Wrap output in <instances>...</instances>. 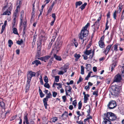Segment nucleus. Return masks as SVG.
<instances>
[{"mask_svg": "<svg viewBox=\"0 0 124 124\" xmlns=\"http://www.w3.org/2000/svg\"><path fill=\"white\" fill-rule=\"evenodd\" d=\"M105 118H107L110 121H113L116 119V117L114 113L111 112H108L107 113Z\"/></svg>", "mask_w": 124, "mask_h": 124, "instance_id": "obj_3", "label": "nucleus"}, {"mask_svg": "<svg viewBox=\"0 0 124 124\" xmlns=\"http://www.w3.org/2000/svg\"><path fill=\"white\" fill-rule=\"evenodd\" d=\"M117 12L116 10H115L113 14V17L115 19H116V13Z\"/></svg>", "mask_w": 124, "mask_h": 124, "instance_id": "obj_49", "label": "nucleus"}, {"mask_svg": "<svg viewBox=\"0 0 124 124\" xmlns=\"http://www.w3.org/2000/svg\"><path fill=\"white\" fill-rule=\"evenodd\" d=\"M55 81L56 82H58L59 81L60 77L59 76H57L55 77Z\"/></svg>", "mask_w": 124, "mask_h": 124, "instance_id": "obj_37", "label": "nucleus"}, {"mask_svg": "<svg viewBox=\"0 0 124 124\" xmlns=\"http://www.w3.org/2000/svg\"><path fill=\"white\" fill-rule=\"evenodd\" d=\"M21 24L23 23V26L24 27V30L25 29L26 27L27 26L26 22L24 21L23 22V21L22 22H21Z\"/></svg>", "mask_w": 124, "mask_h": 124, "instance_id": "obj_32", "label": "nucleus"}, {"mask_svg": "<svg viewBox=\"0 0 124 124\" xmlns=\"http://www.w3.org/2000/svg\"><path fill=\"white\" fill-rule=\"evenodd\" d=\"M44 86L46 88H49L50 87V85L49 84L47 83H45L44 85Z\"/></svg>", "mask_w": 124, "mask_h": 124, "instance_id": "obj_44", "label": "nucleus"}, {"mask_svg": "<svg viewBox=\"0 0 124 124\" xmlns=\"http://www.w3.org/2000/svg\"><path fill=\"white\" fill-rule=\"evenodd\" d=\"M83 80V79L82 78L81 76H80L77 82V84H78L80 82H81Z\"/></svg>", "mask_w": 124, "mask_h": 124, "instance_id": "obj_47", "label": "nucleus"}, {"mask_svg": "<svg viewBox=\"0 0 124 124\" xmlns=\"http://www.w3.org/2000/svg\"><path fill=\"white\" fill-rule=\"evenodd\" d=\"M13 32L15 34L18 35V33L17 29L15 28H14L13 29Z\"/></svg>", "mask_w": 124, "mask_h": 124, "instance_id": "obj_36", "label": "nucleus"}, {"mask_svg": "<svg viewBox=\"0 0 124 124\" xmlns=\"http://www.w3.org/2000/svg\"><path fill=\"white\" fill-rule=\"evenodd\" d=\"M92 72L90 71L88 73V75L85 78V80H88V79L90 77L91 73Z\"/></svg>", "mask_w": 124, "mask_h": 124, "instance_id": "obj_38", "label": "nucleus"}, {"mask_svg": "<svg viewBox=\"0 0 124 124\" xmlns=\"http://www.w3.org/2000/svg\"><path fill=\"white\" fill-rule=\"evenodd\" d=\"M78 109H81V107H82V103H81V101H80L78 103Z\"/></svg>", "mask_w": 124, "mask_h": 124, "instance_id": "obj_50", "label": "nucleus"}, {"mask_svg": "<svg viewBox=\"0 0 124 124\" xmlns=\"http://www.w3.org/2000/svg\"><path fill=\"white\" fill-rule=\"evenodd\" d=\"M104 38V36H102L98 42L99 46L101 48H103L105 47V45L103 41Z\"/></svg>", "mask_w": 124, "mask_h": 124, "instance_id": "obj_9", "label": "nucleus"}, {"mask_svg": "<svg viewBox=\"0 0 124 124\" xmlns=\"http://www.w3.org/2000/svg\"><path fill=\"white\" fill-rule=\"evenodd\" d=\"M116 65V62L115 61L114 62L113 64L111 66V71H112L114 70V68Z\"/></svg>", "mask_w": 124, "mask_h": 124, "instance_id": "obj_22", "label": "nucleus"}, {"mask_svg": "<svg viewBox=\"0 0 124 124\" xmlns=\"http://www.w3.org/2000/svg\"><path fill=\"white\" fill-rule=\"evenodd\" d=\"M59 85V86L57 87V88L58 89H59L60 88H62V84L61 83H55L54 82L53 85V87H54V85Z\"/></svg>", "mask_w": 124, "mask_h": 124, "instance_id": "obj_17", "label": "nucleus"}, {"mask_svg": "<svg viewBox=\"0 0 124 124\" xmlns=\"http://www.w3.org/2000/svg\"><path fill=\"white\" fill-rule=\"evenodd\" d=\"M58 120V119L56 117H54L52 118L51 119V120L53 122H54Z\"/></svg>", "mask_w": 124, "mask_h": 124, "instance_id": "obj_35", "label": "nucleus"}, {"mask_svg": "<svg viewBox=\"0 0 124 124\" xmlns=\"http://www.w3.org/2000/svg\"><path fill=\"white\" fill-rule=\"evenodd\" d=\"M41 77L40 78V82L41 84L42 85H43V80L42 78V77L41 76H40Z\"/></svg>", "mask_w": 124, "mask_h": 124, "instance_id": "obj_57", "label": "nucleus"}, {"mask_svg": "<svg viewBox=\"0 0 124 124\" xmlns=\"http://www.w3.org/2000/svg\"><path fill=\"white\" fill-rule=\"evenodd\" d=\"M111 88V94L115 97L117 96L119 94L120 91L118 86L116 85L114 86H112Z\"/></svg>", "mask_w": 124, "mask_h": 124, "instance_id": "obj_2", "label": "nucleus"}, {"mask_svg": "<svg viewBox=\"0 0 124 124\" xmlns=\"http://www.w3.org/2000/svg\"><path fill=\"white\" fill-rule=\"evenodd\" d=\"M69 64L67 63L64 65V67L67 70L69 68Z\"/></svg>", "mask_w": 124, "mask_h": 124, "instance_id": "obj_46", "label": "nucleus"}, {"mask_svg": "<svg viewBox=\"0 0 124 124\" xmlns=\"http://www.w3.org/2000/svg\"><path fill=\"white\" fill-rule=\"evenodd\" d=\"M90 23H88L84 27L83 29L81 31L79 38L81 40V42L82 44L83 43L84 40H85L87 38L88 31L87 30V29Z\"/></svg>", "mask_w": 124, "mask_h": 124, "instance_id": "obj_1", "label": "nucleus"}, {"mask_svg": "<svg viewBox=\"0 0 124 124\" xmlns=\"http://www.w3.org/2000/svg\"><path fill=\"white\" fill-rule=\"evenodd\" d=\"M52 17L54 19V20H55L56 19V16L54 13H53L52 14Z\"/></svg>", "mask_w": 124, "mask_h": 124, "instance_id": "obj_60", "label": "nucleus"}, {"mask_svg": "<svg viewBox=\"0 0 124 124\" xmlns=\"http://www.w3.org/2000/svg\"><path fill=\"white\" fill-rule=\"evenodd\" d=\"M93 95H96V96H97L98 95V92L97 91H95L93 92Z\"/></svg>", "mask_w": 124, "mask_h": 124, "instance_id": "obj_63", "label": "nucleus"}, {"mask_svg": "<svg viewBox=\"0 0 124 124\" xmlns=\"http://www.w3.org/2000/svg\"><path fill=\"white\" fill-rule=\"evenodd\" d=\"M85 89L86 91H88L89 89V86H86L85 87Z\"/></svg>", "mask_w": 124, "mask_h": 124, "instance_id": "obj_62", "label": "nucleus"}, {"mask_svg": "<svg viewBox=\"0 0 124 124\" xmlns=\"http://www.w3.org/2000/svg\"><path fill=\"white\" fill-rule=\"evenodd\" d=\"M64 116V117L66 118L68 117V112L67 111H65L62 115V117Z\"/></svg>", "mask_w": 124, "mask_h": 124, "instance_id": "obj_30", "label": "nucleus"}, {"mask_svg": "<svg viewBox=\"0 0 124 124\" xmlns=\"http://www.w3.org/2000/svg\"><path fill=\"white\" fill-rule=\"evenodd\" d=\"M27 115L28 114L26 113L25 114V116L24 117V121L26 122V124H34V122L32 121H31L30 123L29 122Z\"/></svg>", "mask_w": 124, "mask_h": 124, "instance_id": "obj_10", "label": "nucleus"}, {"mask_svg": "<svg viewBox=\"0 0 124 124\" xmlns=\"http://www.w3.org/2000/svg\"><path fill=\"white\" fill-rule=\"evenodd\" d=\"M91 50H86L84 52V53L87 55H88L91 53Z\"/></svg>", "mask_w": 124, "mask_h": 124, "instance_id": "obj_27", "label": "nucleus"}, {"mask_svg": "<svg viewBox=\"0 0 124 124\" xmlns=\"http://www.w3.org/2000/svg\"><path fill=\"white\" fill-rule=\"evenodd\" d=\"M87 5V3L85 2L80 7V8L81 9V10H82L85 8V6Z\"/></svg>", "mask_w": 124, "mask_h": 124, "instance_id": "obj_31", "label": "nucleus"}, {"mask_svg": "<svg viewBox=\"0 0 124 124\" xmlns=\"http://www.w3.org/2000/svg\"><path fill=\"white\" fill-rule=\"evenodd\" d=\"M23 42V40L21 39L20 40H18L17 41L16 43L19 45H20Z\"/></svg>", "mask_w": 124, "mask_h": 124, "instance_id": "obj_41", "label": "nucleus"}, {"mask_svg": "<svg viewBox=\"0 0 124 124\" xmlns=\"http://www.w3.org/2000/svg\"><path fill=\"white\" fill-rule=\"evenodd\" d=\"M86 68L89 71L91 68L90 64H87L86 67Z\"/></svg>", "mask_w": 124, "mask_h": 124, "instance_id": "obj_40", "label": "nucleus"}, {"mask_svg": "<svg viewBox=\"0 0 124 124\" xmlns=\"http://www.w3.org/2000/svg\"><path fill=\"white\" fill-rule=\"evenodd\" d=\"M108 20H107V22L106 23V28L105 29V30H108L109 28V26L107 25L108 23Z\"/></svg>", "mask_w": 124, "mask_h": 124, "instance_id": "obj_55", "label": "nucleus"}, {"mask_svg": "<svg viewBox=\"0 0 124 124\" xmlns=\"http://www.w3.org/2000/svg\"><path fill=\"white\" fill-rule=\"evenodd\" d=\"M93 70L94 72H96L97 70V67H93Z\"/></svg>", "mask_w": 124, "mask_h": 124, "instance_id": "obj_64", "label": "nucleus"}, {"mask_svg": "<svg viewBox=\"0 0 124 124\" xmlns=\"http://www.w3.org/2000/svg\"><path fill=\"white\" fill-rule=\"evenodd\" d=\"M57 95V93L56 92H53V95L54 97H55Z\"/></svg>", "mask_w": 124, "mask_h": 124, "instance_id": "obj_53", "label": "nucleus"}, {"mask_svg": "<svg viewBox=\"0 0 124 124\" xmlns=\"http://www.w3.org/2000/svg\"><path fill=\"white\" fill-rule=\"evenodd\" d=\"M81 55L80 54L77 53L75 54H74V57L75 58V61H78Z\"/></svg>", "mask_w": 124, "mask_h": 124, "instance_id": "obj_19", "label": "nucleus"}, {"mask_svg": "<svg viewBox=\"0 0 124 124\" xmlns=\"http://www.w3.org/2000/svg\"><path fill=\"white\" fill-rule=\"evenodd\" d=\"M116 106V102L115 101H112L110 102L108 105V106L109 109H112Z\"/></svg>", "mask_w": 124, "mask_h": 124, "instance_id": "obj_7", "label": "nucleus"}, {"mask_svg": "<svg viewBox=\"0 0 124 124\" xmlns=\"http://www.w3.org/2000/svg\"><path fill=\"white\" fill-rule=\"evenodd\" d=\"M55 37L54 36H53L52 37V39H51V42H50L49 44L48 45V49H50V48L53 43L55 40Z\"/></svg>", "mask_w": 124, "mask_h": 124, "instance_id": "obj_15", "label": "nucleus"}, {"mask_svg": "<svg viewBox=\"0 0 124 124\" xmlns=\"http://www.w3.org/2000/svg\"><path fill=\"white\" fill-rule=\"evenodd\" d=\"M122 79L120 75L117 74L115 76L114 78V82H119Z\"/></svg>", "mask_w": 124, "mask_h": 124, "instance_id": "obj_11", "label": "nucleus"}, {"mask_svg": "<svg viewBox=\"0 0 124 124\" xmlns=\"http://www.w3.org/2000/svg\"><path fill=\"white\" fill-rule=\"evenodd\" d=\"M0 105L2 108H3L5 107L4 103L3 102H0Z\"/></svg>", "mask_w": 124, "mask_h": 124, "instance_id": "obj_52", "label": "nucleus"}, {"mask_svg": "<svg viewBox=\"0 0 124 124\" xmlns=\"http://www.w3.org/2000/svg\"><path fill=\"white\" fill-rule=\"evenodd\" d=\"M81 74L82 75H83L84 74V67L83 66H81Z\"/></svg>", "mask_w": 124, "mask_h": 124, "instance_id": "obj_33", "label": "nucleus"}, {"mask_svg": "<svg viewBox=\"0 0 124 124\" xmlns=\"http://www.w3.org/2000/svg\"><path fill=\"white\" fill-rule=\"evenodd\" d=\"M123 5L120 3L119 4L118 8H117V10L116 11L118 13H120L121 12L122 9L123 8Z\"/></svg>", "mask_w": 124, "mask_h": 124, "instance_id": "obj_16", "label": "nucleus"}, {"mask_svg": "<svg viewBox=\"0 0 124 124\" xmlns=\"http://www.w3.org/2000/svg\"><path fill=\"white\" fill-rule=\"evenodd\" d=\"M88 109L87 111V112L88 113V115H90V111L91 110V108L89 106L88 107Z\"/></svg>", "mask_w": 124, "mask_h": 124, "instance_id": "obj_45", "label": "nucleus"}, {"mask_svg": "<svg viewBox=\"0 0 124 124\" xmlns=\"http://www.w3.org/2000/svg\"><path fill=\"white\" fill-rule=\"evenodd\" d=\"M64 73V72H63V71H60L58 73V74L59 75H63Z\"/></svg>", "mask_w": 124, "mask_h": 124, "instance_id": "obj_59", "label": "nucleus"}, {"mask_svg": "<svg viewBox=\"0 0 124 124\" xmlns=\"http://www.w3.org/2000/svg\"><path fill=\"white\" fill-rule=\"evenodd\" d=\"M27 84L26 85V91H28V90L29 88V87H30V82H27Z\"/></svg>", "mask_w": 124, "mask_h": 124, "instance_id": "obj_39", "label": "nucleus"}, {"mask_svg": "<svg viewBox=\"0 0 124 124\" xmlns=\"http://www.w3.org/2000/svg\"><path fill=\"white\" fill-rule=\"evenodd\" d=\"M54 57L56 60L59 61H61V60L62 59L60 56H58L56 54H54Z\"/></svg>", "mask_w": 124, "mask_h": 124, "instance_id": "obj_24", "label": "nucleus"}, {"mask_svg": "<svg viewBox=\"0 0 124 124\" xmlns=\"http://www.w3.org/2000/svg\"><path fill=\"white\" fill-rule=\"evenodd\" d=\"M82 3V2L80 1L76 2L75 3L76 8H77L78 6H80Z\"/></svg>", "mask_w": 124, "mask_h": 124, "instance_id": "obj_28", "label": "nucleus"}, {"mask_svg": "<svg viewBox=\"0 0 124 124\" xmlns=\"http://www.w3.org/2000/svg\"><path fill=\"white\" fill-rule=\"evenodd\" d=\"M112 45V44L109 45H108L106 47L105 50L104 51V52L105 54H107L108 53L109 51L110 50L111 46Z\"/></svg>", "mask_w": 124, "mask_h": 124, "instance_id": "obj_13", "label": "nucleus"}, {"mask_svg": "<svg viewBox=\"0 0 124 124\" xmlns=\"http://www.w3.org/2000/svg\"><path fill=\"white\" fill-rule=\"evenodd\" d=\"M32 64H35L36 65L38 66L39 64H41V63L39 61L35 60L32 62Z\"/></svg>", "mask_w": 124, "mask_h": 124, "instance_id": "obj_20", "label": "nucleus"}, {"mask_svg": "<svg viewBox=\"0 0 124 124\" xmlns=\"http://www.w3.org/2000/svg\"><path fill=\"white\" fill-rule=\"evenodd\" d=\"M47 95L46 96L45 98L43 99V101L44 104V105L45 106V108L46 109L47 108V102L48 101L49 98L51 97L52 94L50 92L47 94Z\"/></svg>", "mask_w": 124, "mask_h": 124, "instance_id": "obj_4", "label": "nucleus"}, {"mask_svg": "<svg viewBox=\"0 0 124 124\" xmlns=\"http://www.w3.org/2000/svg\"><path fill=\"white\" fill-rule=\"evenodd\" d=\"M50 57V56L49 55H47L45 56L41 57L38 58L37 59L40 60L42 61L46 62V61Z\"/></svg>", "mask_w": 124, "mask_h": 124, "instance_id": "obj_12", "label": "nucleus"}, {"mask_svg": "<svg viewBox=\"0 0 124 124\" xmlns=\"http://www.w3.org/2000/svg\"><path fill=\"white\" fill-rule=\"evenodd\" d=\"M36 73L32 71H30L27 75V82H30L31 79L32 77H34L35 76Z\"/></svg>", "mask_w": 124, "mask_h": 124, "instance_id": "obj_5", "label": "nucleus"}, {"mask_svg": "<svg viewBox=\"0 0 124 124\" xmlns=\"http://www.w3.org/2000/svg\"><path fill=\"white\" fill-rule=\"evenodd\" d=\"M10 11H9V10H8V9L6 12H4L2 14V15H10L11 14Z\"/></svg>", "mask_w": 124, "mask_h": 124, "instance_id": "obj_26", "label": "nucleus"}, {"mask_svg": "<svg viewBox=\"0 0 124 124\" xmlns=\"http://www.w3.org/2000/svg\"><path fill=\"white\" fill-rule=\"evenodd\" d=\"M44 80L45 82L46 83H47L48 82V79L46 76H45Z\"/></svg>", "mask_w": 124, "mask_h": 124, "instance_id": "obj_43", "label": "nucleus"}, {"mask_svg": "<svg viewBox=\"0 0 124 124\" xmlns=\"http://www.w3.org/2000/svg\"><path fill=\"white\" fill-rule=\"evenodd\" d=\"M41 50L39 49V50L37 51V53L36 54V58L37 59V57H39L41 55V52L40 50Z\"/></svg>", "mask_w": 124, "mask_h": 124, "instance_id": "obj_25", "label": "nucleus"}, {"mask_svg": "<svg viewBox=\"0 0 124 124\" xmlns=\"http://www.w3.org/2000/svg\"><path fill=\"white\" fill-rule=\"evenodd\" d=\"M10 4H11V5L10 6V7L8 8V10H9V11H11L12 9V8L13 6L12 5V3H10Z\"/></svg>", "mask_w": 124, "mask_h": 124, "instance_id": "obj_54", "label": "nucleus"}, {"mask_svg": "<svg viewBox=\"0 0 124 124\" xmlns=\"http://www.w3.org/2000/svg\"><path fill=\"white\" fill-rule=\"evenodd\" d=\"M8 46L9 47H11V46L13 44V42L10 39L8 40Z\"/></svg>", "mask_w": 124, "mask_h": 124, "instance_id": "obj_34", "label": "nucleus"}, {"mask_svg": "<svg viewBox=\"0 0 124 124\" xmlns=\"http://www.w3.org/2000/svg\"><path fill=\"white\" fill-rule=\"evenodd\" d=\"M62 99L63 100V101L65 102L66 100V96H62Z\"/></svg>", "mask_w": 124, "mask_h": 124, "instance_id": "obj_56", "label": "nucleus"}, {"mask_svg": "<svg viewBox=\"0 0 124 124\" xmlns=\"http://www.w3.org/2000/svg\"><path fill=\"white\" fill-rule=\"evenodd\" d=\"M62 43V41L59 40H57L55 43V48L57 51H59L60 48L61 47Z\"/></svg>", "mask_w": 124, "mask_h": 124, "instance_id": "obj_8", "label": "nucleus"}, {"mask_svg": "<svg viewBox=\"0 0 124 124\" xmlns=\"http://www.w3.org/2000/svg\"><path fill=\"white\" fill-rule=\"evenodd\" d=\"M99 22L96 21L93 25L96 26L97 29L99 28Z\"/></svg>", "mask_w": 124, "mask_h": 124, "instance_id": "obj_48", "label": "nucleus"}, {"mask_svg": "<svg viewBox=\"0 0 124 124\" xmlns=\"http://www.w3.org/2000/svg\"><path fill=\"white\" fill-rule=\"evenodd\" d=\"M21 0H18L17 1L16 5L17 6V9L15 10L13 14V16L14 17H16L17 15V9L18 8H19V6L21 3Z\"/></svg>", "mask_w": 124, "mask_h": 124, "instance_id": "obj_6", "label": "nucleus"}, {"mask_svg": "<svg viewBox=\"0 0 124 124\" xmlns=\"http://www.w3.org/2000/svg\"><path fill=\"white\" fill-rule=\"evenodd\" d=\"M103 122H104L103 124H111L110 121L105 117L104 118Z\"/></svg>", "mask_w": 124, "mask_h": 124, "instance_id": "obj_18", "label": "nucleus"}, {"mask_svg": "<svg viewBox=\"0 0 124 124\" xmlns=\"http://www.w3.org/2000/svg\"><path fill=\"white\" fill-rule=\"evenodd\" d=\"M89 97V95L88 94H86V96H84V102L85 103H87V100H88V97Z\"/></svg>", "mask_w": 124, "mask_h": 124, "instance_id": "obj_21", "label": "nucleus"}, {"mask_svg": "<svg viewBox=\"0 0 124 124\" xmlns=\"http://www.w3.org/2000/svg\"><path fill=\"white\" fill-rule=\"evenodd\" d=\"M118 56L117 55H116L113 57V59L114 60H117L118 58Z\"/></svg>", "mask_w": 124, "mask_h": 124, "instance_id": "obj_61", "label": "nucleus"}, {"mask_svg": "<svg viewBox=\"0 0 124 124\" xmlns=\"http://www.w3.org/2000/svg\"><path fill=\"white\" fill-rule=\"evenodd\" d=\"M119 45L116 44L112 46L111 48V50L113 52L114 51H117L118 50L117 48L119 47Z\"/></svg>", "mask_w": 124, "mask_h": 124, "instance_id": "obj_14", "label": "nucleus"}, {"mask_svg": "<svg viewBox=\"0 0 124 124\" xmlns=\"http://www.w3.org/2000/svg\"><path fill=\"white\" fill-rule=\"evenodd\" d=\"M94 50H93L92 51V55H91L89 56V58L92 59L93 57V55L94 54Z\"/></svg>", "mask_w": 124, "mask_h": 124, "instance_id": "obj_51", "label": "nucleus"}, {"mask_svg": "<svg viewBox=\"0 0 124 124\" xmlns=\"http://www.w3.org/2000/svg\"><path fill=\"white\" fill-rule=\"evenodd\" d=\"M52 9L51 8L49 7V9H48V11H47V14H49V13H50L52 10Z\"/></svg>", "mask_w": 124, "mask_h": 124, "instance_id": "obj_58", "label": "nucleus"}, {"mask_svg": "<svg viewBox=\"0 0 124 124\" xmlns=\"http://www.w3.org/2000/svg\"><path fill=\"white\" fill-rule=\"evenodd\" d=\"M41 41L40 40L38 41L37 43L38 47V49L41 50Z\"/></svg>", "mask_w": 124, "mask_h": 124, "instance_id": "obj_29", "label": "nucleus"}, {"mask_svg": "<svg viewBox=\"0 0 124 124\" xmlns=\"http://www.w3.org/2000/svg\"><path fill=\"white\" fill-rule=\"evenodd\" d=\"M21 14V18L20 20L21 22H22L23 20V18L24 17V11L23 10L20 13Z\"/></svg>", "mask_w": 124, "mask_h": 124, "instance_id": "obj_23", "label": "nucleus"}, {"mask_svg": "<svg viewBox=\"0 0 124 124\" xmlns=\"http://www.w3.org/2000/svg\"><path fill=\"white\" fill-rule=\"evenodd\" d=\"M77 103V101L76 100H74L72 104L74 105V108H76Z\"/></svg>", "mask_w": 124, "mask_h": 124, "instance_id": "obj_42", "label": "nucleus"}]
</instances>
